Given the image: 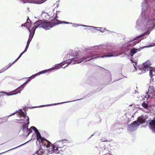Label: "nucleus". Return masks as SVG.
I'll return each instance as SVG.
<instances>
[{
	"label": "nucleus",
	"mask_w": 155,
	"mask_h": 155,
	"mask_svg": "<svg viewBox=\"0 0 155 155\" xmlns=\"http://www.w3.org/2000/svg\"><path fill=\"white\" fill-rule=\"evenodd\" d=\"M84 56L80 58L77 54L71 55L73 57L68 62L69 64H74L79 63L83 61H88L96 58H103L105 57L116 56L122 54L124 53L123 48L119 50H115L112 47L105 45H100L88 48Z\"/></svg>",
	"instance_id": "1"
},
{
	"label": "nucleus",
	"mask_w": 155,
	"mask_h": 155,
	"mask_svg": "<svg viewBox=\"0 0 155 155\" xmlns=\"http://www.w3.org/2000/svg\"><path fill=\"white\" fill-rule=\"evenodd\" d=\"M155 5V0H145L141 4L142 12L140 18L137 21V26H140V23L150 25L147 31L144 33L136 36L132 40L129 41L127 45L128 47L134 46L136 44L139 43L141 40L146 38L151 31L155 29V14H153L150 16V4Z\"/></svg>",
	"instance_id": "2"
},
{
	"label": "nucleus",
	"mask_w": 155,
	"mask_h": 155,
	"mask_svg": "<svg viewBox=\"0 0 155 155\" xmlns=\"http://www.w3.org/2000/svg\"><path fill=\"white\" fill-rule=\"evenodd\" d=\"M59 141L60 140L58 141L53 144H52L51 143L50 144L49 143H47L46 146L48 148L44 149V152L46 154L54 153H58L60 151L62 150V149L64 147L63 144H62L61 143H59Z\"/></svg>",
	"instance_id": "3"
},
{
	"label": "nucleus",
	"mask_w": 155,
	"mask_h": 155,
	"mask_svg": "<svg viewBox=\"0 0 155 155\" xmlns=\"http://www.w3.org/2000/svg\"><path fill=\"white\" fill-rule=\"evenodd\" d=\"M48 21H43V20H38L36 21L33 24L31 21H30V22L27 23L28 25L26 26V28L29 31L30 34V33L32 34L33 33V29H34L37 26H38L37 28H42L44 29L45 30H48L47 27H46Z\"/></svg>",
	"instance_id": "4"
},
{
	"label": "nucleus",
	"mask_w": 155,
	"mask_h": 155,
	"mask_svg": "<svg viewBox=\"0 0 155 155\" xmlns=\"http://www.w3.org/2000/svg\"><path fill=\"white\" fill-rule=\"evenodd\" d=\"M146 119L143 117H139L137 120L133 122L127 126V130L130 132H133L136 130L141 124L145 123Z\"/></svg>",
	"instance_id": "5"
},
{
	"label": "nucleus",
	"mask_w": 155,
	"mask_h": 155,
	"mask_svg": "<svg viewBox=\"0 0 155 155\" xmlns=\"http://www.w3.org/2000/svg\"><path fill=\"white\" fill-rule=\"evenodd\" d=\"M35 133L37 137L36 143H37L38 142L41 147V146H43L44 147V149L45 148H47L46 146L47 144L48 143L50 144L51 142L46 138L42 137L38 130Z\"/></svg>",
	"instance_id": "6"
},
{
	"label": "nucleus",
	"mask_w": 155,
	"mask_h": 155,
	"mask_svg": "<svg viewBox=\"0 0 155 155\" xmlns=\"http://www.w3.org/2000/svg\"><path fill=\"white\" fill-rule=\"evenodd\" d=\"M28 79L23 84L20 85L19 87H18L15 90H14L13 92H15L12 94H11L9 93H7L6 91H2L0 92V93H4L7 96H9L13 95H15L18 93H20L21 91L25 87L28 83L31 80V79Z\"/></svg>",
	"instance_id": "7"
},
{
	"label": "nucleus",
	"mask_w": 155,
	"mask_h": 155,
	"mask_svg": "<svg viewBox=\"0 0 155 155\" xmlns=\"http://www.w3.org/2000/svg\"><path fill=\"white\" fill-rule=\"evenodd\" d=\"M58 18L57 14H56L55 17L53 19H51L50 21H49L48 20H45L43 19V21H48V23L46 25V27H47L48 30L50 29V28H53L55 25L61 24V21H60L57 19Z\"/></svg>",
	"instance_id": "8"
},
{
	"label": "nucleus",
	"mask_w": 155,
	"mask_h": 155,
	"mask_svg": "<svg viewBox=\"0 0 155 155\" xmlns=\"http://www.w3.org/2000/svg\"><path fill=\"white\" fill-rule=\"evenodd\" d=\"M130 60L132 63H133L134 67L136 70L137 71V70H138V71L137 72L138 74H141L143 73H144L147 71L146 69L143 68V66H142V67H137V62L134 61L132 59H130Z\"/></svg>",
	"instance_id": "9"
},
{
	"label": "nucleus",
	"mask_w": 155,
	"mask_h": 155,
	"mask_svg": "<svg viewBox=\"0 0 155 155\" xmlns=\"http://www.w3.org/2000/svg\"><path fill=\"white\" fill-rule=\"evenodd\" d=\"M54 70V69L53 68H51L49 69H48L47 70H45L43 71H40L39 72H38V73L36 74H33L29 77L26 78H27V79H31L32 80V79L38 76L39 75L42 74L46 73L48 71H51Z\"/></svg>",
	"instance_id": "10"
},
{
	"label": "nucleus",
	"mask_w": 155,
	"mask_h": 155,
	"mask_svg": "<svg viewBox=\"0 0 155 155\" xmlns=\"http://www.w3.org/2000/svg\"><path fill=\"white\" fill-rule=\"evenodd\" d=\"M83 99V98H81L80 99H77V100H75L71 101H66V102H61V103L52 104H46V105H40V106H34V107H32V108H37V107H48V106H53V105H57L63 104L65 103H69V102H73V101H78V100H81Z\"/></svg>",
	"instance_id": "11"
},
{
	"label": "nucleus",
	"mask_w": 155,
	"mask_h": 155,
	"mask_svg": "<svg viewBox=\"0 0 155 155\" xmlns=\"http://www.w3.org/2000/svg\"><path fill=\"white\" fill-rule=\"evenodd\" d=\"M38 27V26H37V27H36V28H35L34 29H33V33H32V34H31V33H30V34H29V38H28V40L27 41L26 45L25 48V49H26L27 50L28 48L30 43V42H31V41L33 37V36L35 34V30Z\"/></svg>",
	"instance_id": "12"
},
{
	"label": "nucleus",
	"mask_w": 155,
	"mask_h": 155,
	"mask_svg": "<svg viewBox=\"0 0 155 155\" xmlns=\"http://www.w3.org/2000/svg\"><path fill=\"white\" fill-rule=\"evenodd\" d=\"M146 93L147 94L148 96H150V94H152L155 96V88L151 85L149 86L148 91H147Z\"/></svg>",
	"instance_id": "13"
},
{
	"label": "nucleus",
	"mask_w": 155,
	"mask_h": 155,
	"mask_svg": "<svg viewBox=\"0 0 155 155\" xmlns=\"http://www.w3.org/2000/svg\"><path fill=\"white\" fill-rule=\"evenodd\" d=\"M26 117H27V118L26 120V122L27 123L24 124L21 126V129L24 132H26V130L28 129V125L29 124V118L28 116H26Z\"/></svg>",
	"instance_id": "14"
},
{
	"label": "nucleus",
	"mask_w": 155,
	"mask_h": 155,
	"mask_svg": "<svg viewBox=\"0 0 155 155\" xmlns=\"http://www.w3.org/2000/svg\"><path fill=\"white\" fill-rule=\"evenodd\" d=\"M143 48H133L131 49L130 50L129 54L131 57L133 56V55L137 52L140 51Z\"/></svg>",
	"instance_id": "15"
},
{
	"label": "nucleus",
	"mask_w": 155,
	"mask_h": 155,
	"mask_svg": "<svg viewBox=\"0 0 155 155\" xmlns=\"http://www.w3.org/2000/svg\"><path fill=\"white\" fill-rule=\"evenodd\" d=\"M47 0H27V3H34L36 4H41L45 2Z\"/></svg>",
	"instance_id": "16"
},
{
	"label": "nucleus",
	"mask_w": 155,
	"mask_h": 155,
	"mask_svg": "<svg viewBox=\"0 0 155 155\" xmlns=\"http://www.w3.org/2000/svg\"><path fill=\"white\" fill-rule=\"evenodd\" d=\"M151 64L150 61H147L143 64V67L146 69L147 71H148L150 70V68H151V67L150 66Z\"/></svg>",
	"instance_id": "17"
},
{
	"label": "nucleus",
	"mask_w": 155,
	"mask_h": 155,
	"mask_svg": "<svg viewBox=\"0 0 155 155\" xmlns=\"http://www.w3.org/2000/svg\"><path fill=\"white\" fill-rule=\"evenodd\" d=\"M41 148L38 150L36 151V153L33 154V155H44L43 154H47L46 153L44 152V147L43 146L41 147H40ZM48 154V153L47 154Z\"/></svg>",
	"instance_id": "18"
},
{
	"label": "nucleus",
	"mask_w": 155,
	"mask_h": 155,
	"mask_svg": "<svg viewBox=\"0 0 155 155\" xmlns=\"http://www.w3.org/2000/svg\"><path fill=\"white\" fill-rule=\"evenodd\" d=\"M149 128L153 132H155V120H151L149 123Z\"/></svg>",
	"instance_id": "19"
},
{
	"label": "nucleus",
	"mask_w": 155,
	"mask_h": 155,
	"mask_svg": "<svg viewBox=\"0 0 155 155\" xmlns=\"http://www.w3.org/2000/svg\"><path fill=\"white\" fill-rule=\"evenodd\" d=\"M65 63V62H61L60 63L55 64L54 66L55 68H53L54 69V70L60 69V68L62 67Z\"/></svg>",
	"instance_id": "20"
},
{
	"label": "nucleus",
	"mask_w": 155,
	"mask_h": 155,
	"mask_svg": "<svg viewBox=\"0 0 155 155\" xmlns=\"http://www.w3.org/2000/svg\"><path fill=\"white\" fill-rule=\"evenodd\" d=\"M27 114V113L26 111H25L24 112L23 111L22 112H19L18 116L20 117V118L23 117V118L25 119H27V117L26 116H27L26 115Z\"/></svg>",
	"instance_id": "21"
},
{
	"label": "nucleus",
	"mask_w": 155,
	"mask_h": 155,
	"mask_svg": "<svg viewBox=\"0 0 155 155\" xmlns=\"http://www.w3.org/2000/svg\"><path fill=\"white\" fill-rule=\"evenodd\" d=\"M141 105L144 109H146V110H147V112L148 113V109L149 107V104L147 103H146L145 101H143V102L142 103Z\"/></svg>",
	"instance_id": "22"
},
{
	"label": "nucleus",
	"mask_w": 155,
	"mask_h": 155,
	"mask_svg": "<svg viewBox=\"0 0 155 155\" xmlns=\"http://www.w3.org/2000/svg\"><path fill=\"white\" fill-rule=\"evenodd\" d=\"M59 142L61 143L62 144H63L65 143H70L71 141H70L67 140L63 139L60 140Z\"/></svg>",
	"instance_id": "23"
},
{
	"label": "nucleus",
	"mask_w": 155,
	"mask_h": 155,
	"mask_svg": "<svg viewBox=\"0 0 155 155\" xmlns=\"http://www.w3.org/2000/svg\"><path fill=\"white\" fill-rule=\"evenodd\" d=\"M149 70L150 71L149 75L150 77H151L150 82H151L152 81L153 82V80L154 79L153 78L152 79V78H153V71L151 69V68H150V70H149Z\"/></svg>",
	"instance_id": "24"
},
{
	"label": "nucleus",
	"mask_w": 155,
	"mask_h": 155,
	"mask_svg": "<svg viewBox=\"0 0 155 155\" xmlns=\"http://www.w3.org/2000/svg\"><path fill=\"white\" fill-rule=\"evenodd\" d=\"M23 112V110H22V109H20L19 110H16L15 111V112L13 113H12L11 114H10L9 117H10L11 116H12V115H14L15 114H16V113H18V114H19V112ZM19 114H18V115Z\"/></svg>",
	"instance_id": "25"
},
{
	"label": "nucleus",
	"mask_w": 155,
	"mask_h": 155,
	"mask_svg": "<svg viewBox=\"0 0 155 155\" xmlns=\"http://www.w3.org/2000/svg\"><path fill=\"white\" fill-rule=\"evenodd\" d=\"M105 73H106V74L107 75L106 76H107L108 77L111 78V74L109 70H106V72Z\"/></svg>",
	"instance_id": "26"
},
{
	"label": "nucleus",
	"mask_w": 155,
	"mask_h": 155,
	"mask_svg": "<svg viewBox=\"0 0 155 155\" xmlns=\"http://www.w3.org/2000/svg\"><path fill=\"white\" fill-rule=\"evenodd\" d=\"M28 142H29V141H28L26 142H25V143H23V144H21V145H19V146H18V147H15V148H13V149H10V150H8V151L10 150H13V149H16V148H18V147H21V146H23V145H24L25 144H26V143H28ZM8 151V150L6 151H5V152H3V153H0V154H2V153H5V152H7V151Z\"/></svg>",
	"instance_id": "27"
},
{
	"label": "nucleus",
	"mask_w": 155,
	"mask_h": 155,
	"mask_svg": "<svg viewBox=\"0 0 155 155\" xmlns=\"http://www.w3.org/2000/svg\"><path fill=\"white\" fill-rule=\"evenodd\" d=\"M17 120L20 121L19 122H17V123L21 124L23 123L24 124L25 122V120L26 121V120H25V119L24 118L23 119H21L20 120Z\"/></svg>",
	"instance_id": "28"
},
{
	"label": "nucleus",
	"mask_w": 155,
	"mask_h": 155,
	"mask_svg": "<svg viewBox=\"0 0 155 155\" xmlns=\"http://www.w3.org/2000/svg\"><path fill=\"white\" fill-rule=\"evenodd\" d=\"M32 129H31V127L30 128V129H27V130H26V132L27 133H28L27 134V137H28L29 135V134H30L31 132H32Z\"/></svg>",
	"instance_id": "29"
},
{
	"label": "nucleus",
	"mask_w": 155,
	"mask_h": 155,
	"mask_svg": "<svg viewBox=\"0 0 155 155\" xmlns=\"http://www.w3.org/2000/svg\"><path fill=\"white\" fill-rule=\"evenodd\" d=\"M80 25V26H83L84 27H92L94 29H94H97V28H99V29H102L103 28H102L97 27H93V26H89L84 25Z\"/></svg>",
	"instance_id": "30"
},
{
	"label": "nucleus",
	"mask_w": 155,
	"mask_h": 155,
	"mask_svg": "<svg viewBox=\"0 0 155 155\" xmlns=\"http://www.w3.org/2000/svg\"><path fill=\"white\" fill-rule=\"evenodd\" d=\"M8 69V68L7 66H6L5 67L3 68L2 69L0 70V73L5 71Z\"/></svg>",
	"instance_id": "31"
},
{
	"label": "nucleus",
	"mask_w": 155,
	"mask_h": 155,
	"mask_svg": "<svg viewBox=\"0 0 155 155\" xmlns=\"http://www.w3.org/2000/svg\"><path fill=\"white\" fill-rule=\"evenodd\" d=\"M31 129H32L34 131L35 133L38 131L37 129L35 127L33 126H31Z\"/></svg>",
	"instance_id": "32"
},
{
	"label": "nucleus",
	"mask_w": 155,
	"mask_h": 155,
	"mask_svg": "<svg viewBox=\"0 0 155 155\" xmlns=\"http://www.w3.org/2000/svg\"><path fill=\"white\" fill-rule=\"evenodd\" d=\"M27 51V50H26L25 49L19 55V56L21 57V56L23 55V54H24L25 52Z\"/></svg>",
	"instance_id": "33"
},
{
	"label": "nucleus",
	"mask_w": 155,
	"mask_h": 155,
	"mask_svg": "<svg viewBox=\"0 0 155 155\" xmlns=\"http://www.w3.org/2000/svg\"><path fill=\"white\" fill-rule=\"evenodd\" d=\"M61 24H62V23H63V24H72V23H71L69 22L65 21H61Z\"/></svg>",
	"instance_id": "34"
},
{
	"label": "nucleus",
	"mask_w": 155,
	"mask_h": 155,
	"mask_svg": "<svg viewBox=\"0 0 155 155\" xmlns=\"http://www.w3.org/2000/svg\"><path fill=\"white\" fill-rule=\"evenodd\" d=\"M155 46V43H153L152 44H150L147 47H150L153 46Z\"/></svg>",
	"instance_id": "35"
},
{
	"label": "nucleus",
	"mask_w": 155,
	"mask_h": 155,
	"mask_svg": "<svg viewBox=\"0 0 155 155\" xmlns=\"http://www.w3.org/2000/svg\"><path fill=\"white\" fill-rule=\"evenodd\" d=\"M15 63V62H13L12 63H10L9 64V66L8 67V68H9L10 67H11L13 64H14Z\"/></svg>",
	"instance_id": "36"
},
{
	"label": "nucleus",
	"mask_w": 155,
	"mask_h": 155,
	"mask_svg": "<svg viewBox=\"0 0 155 155\" xmlns=\"http://www.w3.org/2000/svg\"><path fill=\"white\" fill-rule=\"evenodd\" d=\"M21 2H23V3H27V0H20Z\"/></svg>",
	"instance_id": "37"
},
{
	"label": "nucleus",
	"mask_w": 155,
	"mask_h": 155,
	"mask_svg": "<svg viewBox=\"0 0 155 155\" xmlns=\"http://www.w3.org/2000/svg\"><path fill=\"white\" fill-rule=\"evenodd\" d=\"M91 94H89L87 95H86V96H85L84 97V98H87V97H89L90 96H91Z\"/></svg>",
	"instance_id": "38"
},
{
	"label": "nucleus",
	"mask_w": 155,
	"mask_h": 155,
	"mask_svg": "<svg viewBox=\"0 0 155 155\" xmlns=\"http://www.w3.org/2000/svg\"><path fill=\"white\" fill-rule=\"evenodd\" d=\"M101 140L102 142H104L106 141H107L108 140H105L104 138H102Z\"/></svg>",
	"instance_id": "39"
},
{
	"label": "nucleus",
	"mask_w": 155,
	"mask_h": 155,
	"mask_svg": "<svg viewBox=\"0 0 155 155\" xmlns=\"http://www.w3.org/2000/svg\"><path fill=\"white\" fill-rule=\"evenodd\" d=\"M29 20L30 21V19L29 18V17H28L27 18V20H26V22H25V24H27L28 23H29L28 22V21Z\"/></svg>",
	"instance_id": "40"
},
{
	"label": "nucleus",
	"mask_w": 155,
	"mask_h": 155,
	"mask_svg": "<svg viewBox=\"0 0 155 155\" xmlns=\"http://www.w3.org/2000/svg\"><path fill=\"white\" fill-rule=\"evenodd\" d=\"M25 24H25H22L21 25V27H26V26H27V25H25V24Z\"/></svg>",
	"instance_id": "41"
},
{
	"label": "nucleus",
	"mask_w": 155,
	"mask_h": 155,
	"mask_svg": "<svg viewBox=\"0 0 155 155\" xmlns=\"http://www.w3.org/2000/svg\"><path fill=\"white\" fill-rule=\"evenodd\" d=\"M95 83H96V82H95V83H93V82L91 83V85L94 86L96 84Z\"/></svg>",
	"instance_id": "42"
},
{
	"label": "nucleus",
	"mask_w": 155,
	"mask_h": 155,
	"mask_svg": "<svg viewBox=\"0 0 155 155\" xmlns=\"http://www.w3.org/2000/svg\"><path fill=\"white\" fill-rule=\"evenodd\" d=\"M59 2L58 1H57L56 2V3H57V7H58V4L59 3Z\"/></svg>",
	"instance_id": "43"
},
{
	"label": "nucleus",
	"mask_w": 155,
	"mask_h": 155,
	"mask_svg": "<svg viewBox=\"0 0 155 155\" xmlns=\"http://www.w3.org/2000/svg\"><path fill=\"white\" fill-rule=\"evenodd\" d=\"M95 133H94L93 134H92V135H91V136L89 137V138H88V139H90V138H91V137H92L94 135V134Z\"/></svg>",
	"instance_id": "44"
},
{
	"label": "nucleus",
	"mask_w": 155,
	"mask_h": 155,
	"mask_svg": "<svg viewBox=\"0 0 155 155\" xmlns=\"http://www.w3.org/2000/svg\"><path fill=\"white\" fill-rule=\"evenodd\" d=\"M101 88L99 87V88L98 89V90H97V91H101Z\"/></svg>",
	"instance_id": "45"
},
{
	"label": "nucleus",
	"mask_w": 155,
	"mask_h": 155,
	"mask_svg": "<svg viewBox=\"0 0 155 155\" xmlns=\"http://www.w3.org/2000/svg\"><path fill=\"white\" fill-rule=\"evenodd\" d=\"M18 60V58H17L14 62H15V63L16 61H17Z\"/></svg>",
	"instance_id": "46"
},
{
	"label": "nucleus",
	"mask_w": 155,
	"mask_h": 155,
	"mask_svg": "<svg viewBox=\"0 0 155 155\" xmlns=\"http://www.w3.org/2000/svg\"><path fill=\"white\" fill-rule=\"evenodd\" d=\"M75 25H76V27H78V26H80V25H79V24H75Z\"/></svg>",
	"instance_id": "47"
},
{
	"label": "nucleus",
	"mask_w": 155,
	"mask_h": 155,
	"mask_svg": "<svg viewBox=\"0 0 155 155\" xmlns=\"http://www.w3.org/2000/svg\"><path fill=\"white\" fill-rule=\"evenodd\" d=\"M138 91H137V90H135V93L136 94V93H138Z\"/></svg>",
	"instance_id": "48"
},
{
	"label": "nucleus",
	"mask_w": 155,
	"mask_h": 155,
	"mask_svg": "<svg viewBox=\"0 0 155 155\" xmlns=\"http://www.w3.org/2000/svg\"><path fill=\"white\" fill-rule=\"evenodd\" d=\"M69 64H67L66 66H65L64 67H63V68H65L66 67H67Z\"/></svg>",
	"instance_id": "49"
},
{
	"label": "nucleus",
	"mask_w": 155,
	"mask_h": 155,
	"mask_svg": "<svg viewBox=\"0 0 155 155\" xmlns=\"http://www.w3.org/2000/svg\"><path fill=\"white\" fill-rule=\"evenodd\" d=\"M100 31L101 32H102V33H103V31H102L101 29H100Z\"/></svg>",
	"instance_id": "50"
},
{
	"label": "nucleus",
	"mask_w": 155,
	"mask_h": 155,
	"mask_svg": "<svg viewBox=\"0 0 155 155\" xmlns=\"http://www.w3.org/2000/svg\"><path fill=\"white\" fill-rule=\"evenodd\" d=\"M20 57L18 56V57L17 58H18V59L20 58Z\"/></svg>",
	"instance_id": "51"
},
{
	"label": "nucleus",
	"mask_w": 155,
	"mask_h": 155,
	"mask_svg": "<svg viewBox=\"0 0 155 155\" xmlns=\"http://www.w3.org/2000/svg\"><path fill=\"white\" fill-rule=\"evenodd\" d=\"M105 30H106L107 31H110V32H111V31H109V30H107V29H105Z\"/></svg>",
	"instance_id": "52"
},
{
	"label": "nucleus",
	"mask_w": 155,
	"mask_h": 155,
	"mask_svg": "<svg viewBox=\"0 0 155 155\" xmlns=\"http://www.w3.org/2000/svg\"><path fill=\"white\" fill-rule=\"evenodd\" d=\"M92 79H93V80L94 79V80L95 81H96V80L94 78H92Z\"/></svg>",
	"instance_id": "53"
},
{
	"label": "nucleus",
	"mask_w": 155,
	"mask_h": 155,
	"mask_svg": "<svg viewBox=\"0 0 155 155\" xmlns=\"http://www.w3.org/2000/svg\"><path fill=\"white\" fill-rule=\"evenodd\" d=\"M97 31H100V29H97Z\"/></svg>",
	"instance_id": "54"
},
{
	"label": "nucleus",
	"mask_w": 155,
	"mask_h": 155,
	"mask_svg": "<svg viewBox=\"0 0 155 155\" xmlns=\"http://www.w3.org/2000/svg\"><path fill=\"white\" fill-rule=\"evenodd\" d=\"M38 47V44L37 45V47Z\"/></svg>",
	"instance_id": "55"
},
{
	"label": "nucleus",
	"mask_w": 155,
	"mask_h": 155,
	"mask_svg": "<svg viewBox=\"0 0 155 155\" xmlns=\"http://www.w3.org/2000/svg\"><path fill=\"white\" fill-rule=\"evenodd\" d=\"M2 95H1V94H0V96H2Z\"/></svg>",
	"instance_id": "56"
},
{
	"label": "nucleus",
	"mask_w": 155,
	"mask_h": 155,
	"mask_svg": "<svg viewBox=\"0 0 155 155\" xmlns=\"http://www.w3.org/2000/svg\"><path fill=\"white\" fill-rule=\"evenodd\" d=\"M154 51H155V50Z\"/></svg>",
	"instance_id": "57"
}]
</instances>
